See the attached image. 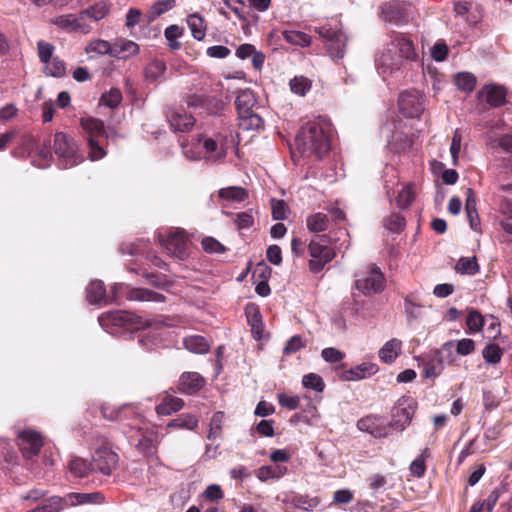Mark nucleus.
Wrapping results in <instances>:
<instances>
[{"instance_id": "obj_63", "label": "nucleus", "mask_w": 512, "mask_h": 512, "mask_svg": "<svg viewBox=\"0 0 512 512\" xmlns=\"http://www.w3.org/2000/svg\"><path fill=\"white\" fill-rule=\"evenodd\" d=\"M223 106L224 104L220 99L215 96L207 95L202 110L210 115H218L223 110Z\"/></svg>"}, {"instance_id": "obj_55", "label": "nucleus", "mask_w": 512, "mask_h": 512, "mask_svg": "<svg viewBox=\"0 0 512 512\" xmlns=\"http://www.w3.org/2000/svg\"><path fill=\"white\" fill-rule=\"evenodd\" d=\"M302 384L306 389H311L316 392H323L325 389V383L323 378L316 373H308L303 376Z\"/></svg>"}, {"instance_id": "obj_49", "label": "nucleus", "mask_w": 512, "mask_h": 512, "mask_svg": "<svg viewBox=\"0 0 512 512\" xmlns=\"http://www.w3.org/2000/svg\"><path fill=\"white\" fill-rule=\"evenodd\" d=\"M320 501L317 497H310L308 495H296L292 499V504L299 509L307 512L315 510Z\"/></svg>"}, {"instance_id": "obj_50", "label": "nucleus", "mask_w": 512, "mask_h": 512, "mask_svg": "<svg viewBox=\"0 0 512 512\" xmlns=\"http://www.w3.org/2000/svg\"><path fill=\"white\" fill-rule=\"evenodd\" d=\"M136 447L138 450L147 457H154L157 451V444L151 438V436L147 434H141V437L138 439Z\"/></svg>"}, {"instance_id": "obj_15", "label": "nucleus", "mask_w": 512, "mask_h": 512, "mask_svg": "<svg viewBox=\"0 0 512 512\" xmlns=\"http://www.w3.org/2000/svg\"><path fill=\"white\" fill-rule=\"evenodd\" d=\"M357 428L374 438H385L390 434V424L382 416L368 415L357 421Z\"/></svg>"}, {"instance_id": "obj_52", "label": "nucleus", "mask_w": 512, "mask_h": 512, "mask_svg": "<svg viewBox=\"0 0 512 512\" xmlns=\"http://www.w3.org/2000/svg\"><path fill=\"white\" fill-rule=\"evenodd\" d=\"M224 418H225V415L221 411H218L213 414L210 424H209V431H208V435H207V438L209 440H214L221 435Z\"/></svg>"}, {"instance_id": "obj_8", "label": "nucleus", "mask_w": 512, "mask_h": 512, "mask_svg": "<svg viewBox=\"0 0 512 512\" xmlns=\"http://www.w3.org/2000/svg\"><path fill=\"white\" fill-rule=\"evenodd\" d=\"M416 410V402L411 397H401L392 409L391 429L403 431L410 424Z\"/></svg>"}, {"instance_id": "obj_27", "label": "nucleus", "mask_w": 512, "mask_h": 512, "mask_svg": "<svg viewBox=\"0 0 512 512\" xmlns=\"http://www.w3.org/2000/svg\"><path fill=\"white\" fill-rule=\"evenodd\" d=\"M206 86L207 85L205 83L204 86L195 88V90H190V92L184 98V102L188 108L194 110H202L205 104V99L208 95V89Z\"/></svg>"}, {"instance_id": "obj_25", "label": "nucleus", "mask_w": 512, "mask_h": 512, "mask_svg": "<svg viewBox=\"0 0 512 512\" xmlns=\"http://www.w3.org/2000/svg\"><path fill=\"white\" fill-rule=\"evenodd\" d=\"M126 298L130 301L164 302L165 296L146 288H133L126 292Z\"/></svg>"}, {"instance_id": "obj_11", "label": "nucleus", "mask_w": 512, "mask_h": 512, "mask_svg": "<svg viewBox=\"0 0 512 512\" xmlns=\"http://www.w3.org/2000/svg\"><path fill=\"white\" fill-rule=\"evenodd\" d=\"M118 455L107 447L98 448L92 455L90 468L92 472L100 473L104 476L112 474L118 463Z\"/></svg>"}, {"instance_id": "obj_20", "label": "nucleus", "mask_w": 512, "mask_h": 512, "mask_svg": "<svg viewBox=\"0 0 512 512\" xmlns=\"http://www.w3.org/2000/svg\"><path fill=\"white\" fill-rule=\"evenodd\" d=\"M378 371V367L374 363L364 362L341 373L343 381H357L374 375Z\"/></svg>"}, {"instance_id": "obj_3", "label": "nucleus", "mask_w": 512, "mask_h": 512, "mask_svg": "<svg viewBox=\"0 0 512 512\" xmlns=\"http://www.w3.org/2000/svg\"><path fill=\"white\" fill-rule=\"evenodd\" d=\"M80 125L86 134L89 157L92 161L102 159L106 155L104 147L100 144V139H108L104 126V122L94 117H82L80 119Z\"/></svg>"}, {"instance_id": "obj_35", "label": "nucleus", "mask_w": 512, "mask_h": 512, "mask_svg": "<svg viewBox=\"0 0 512 512\" xmlns=\"http://www.w3.org/2000/svg\"><path fill=\"white\" fill-rule=\"evenodd\" d=\"M287 473V467L281 465L262 466L258 468L256 475L257 478L262 481H268L270 479H280Z\"/></svg>"}, {"instance_id": "obj_33", "label": "nucleus", "mask_w": 512, "mask_h": 512, "mask_svg": "<svg viewBox=\"0 0 512 512\" xmlns=\"http://www.w3.org/2000/svg\"><path fill=\"white\" fill-rule=\"evenodd\" d=\"M103 496L100 493H69L66 495L68 506H77L88 503H100Z\"/></svg>"}, {"instance_id": "obj_46", "label": "nucleus", "mask_w": 512, "mask_h": 512, "mask_svg": "<svg viewBox=\"0 0 512 512\" xmlns=\"http://www.w3.org/2000/svg\"><path fill=\"white\" fill-rule=\"evenodd\" d=\"M122 99L121 91L118 88H111L109 91L102 94L99 104L110 109H115L121 104Z\"/></svg>"}, {"instance_id": "obj_44", "label": "nucleus", "mask_w": 512, "mask_h": 512, "mask_svg": "<svg viewBox=\"0 0 512 512\" xmlns=\"http://www.w3.org/2000/svg\"><path fill=\"white\" fill-rule=\"evenodd\" d=\"M240 126L246 130H259L263 127V119L253 111L242 114L239 116Z\"/></svg>"}, {"instance_id": "obj_58", "label": "nucleus", "mask_w": 512, "mask_h": 512, "mask_svg": "<svg viewBox=\"0 0 512 512\" xmlns=\"http://www.w3.org/2000/svg\"><path fill=\"white\" fill-rule=\"evenodd\" d=\"M183 34V28L178 25H170L165 29L164 35L168 42V46L172 50H177L180 48V43L177 41Z\"/></svg>"}, {"instance_id": "obj_64", "label": "nucleus", "mask_w": 512, "mask_h": 512, "mask_svg": "<svg viewBox=\"0 0 512 512\" xmlns=\"http://www.w3.org/2000/svg\"><path fill=\"white\" fill-rule=\"evenodd\" d=\"M454 341L455 351L459 356H467L475 350V342L470 338H463Z\"/></svg>"}, {"instance_id": "obj_6", "label": "nucleus", "mask_w": 512, "mask_h": 512, "mask_svg": "<svg viewBox=\"0 0 512 512\" xmlns=\"http://www.w3.org/2000/svg\"><path fill=\"white\" fill-rule=\"evenodd\" d=\"M354 286L365 296L380 293L384 289V275L377 266H367L355 274Z\"/></svg>"}, {"instance_id": "obj_41", "label": "nucleus", "mask_w": 512, "mask_h": 512, "mask_svg": "<svg viewBox=\"0 0 512 512\" xmlns=\"http://www.w3.org/2000/svg\"><path fill=\"white\" fill-rule=\"evenodd\" d=\"M499 211L503 218L499 224L501 228L509 235H512V201L504 200L501 202Z\"/></svg>"}, {"instance_id": "obj_45", "label": "nucleus", "mask_w": 512, "mask_h": 512, "mask_svg": "<svg viewBox=\"0 0 512 512\" xmlns=\"http://www.w3.org/2000/svg\"><path fill=\"white\" fill-rule=\"evenodd\" d=\"M291 91L298 96H305L311 89L312 82L304 76H295L289 83Z\"/></svg>"}, {"instance_id": "obj_57", "label": "nucleus", "mask_w": 512, "mask_h": 512, "mask_svg": "<svg viewBox=\"0 0 512 512\" xmlns=\"http://www.w3.org/2000/svg\"><path fill=\"white\" fill-rule=\"evenodd\" d=\"M198 425V419L190 414H183L169 422L168 427L193 430Z\"/></svg>"}, {"instance_id": "obj_29", "label": "nucleus", "mask_w": 512, "mask_h": 512, "mask_svg": "<svg viewBox=\"0 0 512 512\" xmlns=\"http://www.w3.org/2000/svg\"><path fill=\"white\" fill-rule=\"evenodd\" d=\"M110 5L106 1H99L93 6L81 11L84 21H100L109 13Z\"/></svg>"}, {"instance_id": "obj_7", "label": "nucleus", "mask_w": 512, "mask_h": 512, "mask_svg": "<svg viewBox=\"0 0 512 512\" xmlns=\"http://www.w3.org/2000/svg\"><path fill=\"white\" fill-rule=\"evenodd\" d=\"M197 143L202 148L204 159L208 161L221 160L227 154V137L221 133L200 134Z\"/></svg>"}, {"instance_id": "obj_32", "label": "nucleus", "mask_w": 512, "mask_h": 512, "mask_svg": "<svg viewBox=\"0 0 512 512\" xmlns=\"http://www.w3.org/2000/svg\"><path fill=\"white\" fill-rule=\"evenodd\" d=\"M246 317L249 325L251 326V332L255 339H261L263 333L262 316L258 308L251 306L246 308Z\"/></svg>"}, {"instance_id": "obj_48", "label": "nucleus", "mask_w": 512, "mask_h": 512, "mask_svg": "<svg viewBox=\"0 0 512 512\" xmlns=\"http://www.w3.org/2000/svg\"><path fill=\"white\" fill-rule=\"evenodd\" d=\"M182 153L188 160L197 161L204 158L202 148L197 143V136L191 139V142L182 144Z\"/></svg>"}, {"instance_id": "obj_23", "label": "nucleus", "mask_w": 512, "mask_h": 512, "mask_svg": "<svg viewBox=\"0 0 512 512\" xmlns=\"http://www.w3.org/2000/svg\"><path fill=\"white\" fill-rule=\"evenodd\" d=\"M168 120L174 132H188L195 124L194 117L186 112H172L168 116Z\"/></svg>"}, {"instance_id": "obj_38", "label": "nucleus", "mask_w": 512, "mask_h": 512, "mask_svg": "<svg viewBox=\"0 0 512 512\" xmlns=\"http://www.w3.org/2000/svg\"><path fill=\"white\" fill-rule=\"evenodd\" d=\"M113 46L106 40L96 39L91 41L85 48L86 53L90 57L100 55H112Z\"/></svg>"}, {"instance_id": "obj_16", "label": "nucleus", "mask_w": 512, "mask_h": 512, "mask_svg": "<svg viewBox=\"0 0 512 512\" xmlns=\"http://www.w3.org/2000/svg\"><path fill=\"white\" fill-rule=\"evenodd\" d=\"M397 56L403 61H415L417 52L411 39L401 33H393L387 44Z\"/></svg>"}, {"instance_id": "obj_10", "label": "nucleus", "mask_w": 512, "mask_h": 512, "mask_svg": "<svg viewBox=\"0 0 512 512\" xmlns=\"http://www.w3.org/2000/svg\"><path fill=\"white\" fill-rule=\"evenodd\" d=\"M315 31L326 40L329 55L334 59H340L345 54L346 37L341 30L332 29L330 26L315 28Z\"/></svg>"}, {"instance_id": "obj_53", "label": "nucleus", "mask_w": 512, "mask_h": 512, "mask_svg": "<svg viewBox=\"0 0 512 512\" xmlns=\"http://www.w3.org/2000/svg\"><path fill=\"white\" fill-rule=\"evenodd\" d=\"M455 84L458 89L464 92H471L475 88L476 78L469 72H461L456 75Z\"/></svg>"}, {"instance_id": "obj_17", "label": "nucleus", "mask_w": 512, "mask_h": 512, "mask_svg": "<svg viewBox=\"0 0 512 512\" xmlns=\"http://www.w3.org/2000/svg\"><path fill=\"white\" fill-rule=\"evenodd\" d=\"M52 23L68 33L80 32L88 34L92 30L90 23L84 21L81 12L77 15L66 14L55 17Z\"/></svg>"}, {"instance_id": "obj_42", "label": "nucleus", "mask_w": 512, "mask_h": 512, "mask_svg": "<svg viewBox=\"0 0 512 512\" xmlns=\"http://www.w3.org/2000/svg\"><path fill=\"white\" fill-rule=\"evenodd\" d=\"M283 38L290 44L298 45L300 47H307L311 44V37L301 31L286 30L282 33Z\"/></svg>"}, {"instance_id": "obj_37", "label": "nucleus", "mask_w": 512, "mask_h": 512, "mask_svg": "<svg viewBox=\"0 0 512 512\" xmlns=\"http://www.w3.org/2000/svg\"><path fill=\"white\" fill-rule=\"evenodd\" d=\"M184 346L187 350L196 354H205L209 350L208 341L200 335H191L184 339Z\"/></svg>"}, {"instance_id": "obj_9", "label": "nucleus", "mask_w": 512, "mask_h": 512, "mask_svg": "<svg viewBox=\"0 0 512 512\" xmlns=\"http://www.w3.org/2000/svg\"><path fill=\"white\" fill-rule=\"evenodd\" d=\"M376 69L383 79L397 77L403 68L404 62L388 46L377 55L375 59Z\"/></svg>"}, {"instance_id": "obj_56", "label": "nucleus", "mask_w": 512, "mask_h": 512, "mask_svg": "<svg viewBox=\"0 0 512 512\" xmlns=\"http://www.w3.org/2000/svg\"><path fill=\"white\" fill-rule=\"evenodd\" d=\"M466 325V333L468 334H474L476 332L481 331L484 325L483 316L476 310L470 311L466 318Z\"/></svg>"}, {"instance_id": "obj_19", "label": "nucleus", "mask_w": 512, "mask_h": 512, "mask_svg": "<svg viewBox=\"0 0 512 512\" xmlns=\"http://www.w3.org/2000/svg\"><path fill=\"white\" fill-rule=\"evenodd\" d=\"M380 11L386 22L402 25L407 21L406 6L402 2H385L380 6Z\"/></svg>"}, {"instance_id": "obj_62", "label": "nucleus", "mask_w": 512, "mask_h": 512, "mask_svg": "<svg viewBox=\"0 0 512 512\" xmlns=\"http://www.w3.org/2000/svg\"><path fill=\"white\" fill-rule=\"evenodd\" d=\"M482 355L487 363L497 364L501 360L502 351L497 345L489 344L483 349Z\"/></svg>"}, {"instance_id": "obj_40", "label": "nucleus", "mask_w": 512, "mask_h": 512, "mask_svg": "<svg viewBox=\"0 0 512 512\" xmlns=\"http://www.w3.org/2000/svg\"><path fill=\"white\" fill-rule=\"evenodd\" d=\"M221 199L232 202H243L247 197V191L239 186L226 187L219 190Z\"/></svg>"}, {"instance_id": "obj_2", "label": "nucleus", "mask_w": 512, "mask_h": 512, "mask_svg": "<svg viewBox=\"0 0 512 512\" xmlns=\"http://www.w3.org/2000/svg\"><path fill=\"white\" fill-rule=\"evenodd\" d=\"M331 123L325 117L307 122L298 132L295 142L303 156L322 158L330 150Z\"/></svg>"}, {"instance_id": "obj_26", "label": "nucleus", "mask_w": 512, "mask_h": 512, "mask_svg": "<svg viewBox=\"0 0 512 512\" xmlns=\"http://www.w3.org/2000/svg\"><path fill=\"white\" fill-rule=\"evenodd\" d=\"M86 297L90 304H108V295L104 283L100 280L90 282L86 288Z\"/></svg>"}, {"instance_id": "obj_60", "label": "nucleus", "mask_w": 512, "mask_h": 512, "mask_svg": "<svg viewBox=\"0 0 512 512\" xmlns=\"http://www.w3.org/2000/svg\"><path fill=\"white\" fill-rule=\"evenodd\" d=\"M201 246L208 254H222L226 251V247L211 236L204 237L201 241Z\"/></svg>"}, {"instance_id": "obj_24", "label": "nucleus", "mask_w": 512, "mask_h": 512, "mask_svg": "<svg viewBox=\"0 0 512 512\" xmlns=\"http://www.w3.org/2000/svg\"><path fill=\"white\" fill-rule=\"evenodd\" d=\"M403 343L397 338L390 339L387 341L378 351L379 359L386 363H393L400 355Z\"/></svg>"}, {"instance_id": "obj_30", "label": "nucleus", "mask_w": 512, "mask_h": 512, "mask_svg": "<svg viewBox=\"0 0 512 512\" xmlns=\"http://www.w3.org/2000/svg\"><path fill=\"white\" fill-rule=\"evenodd\" d=\"M184 402L181 398L165 396L156 406V412L159 415L168 416L182 409Z\"/></svg>"}, {"instance_id": "obj_36", "label": "nucleus", "mask_w": 512, "mask_h": 512, "mask_svg": "<svg viewBox=\"0 0 512 512\" xmlns=\"http://www.w3.org/2000/svg\"><path fill=\"white\" fill-rule=\"evenodd\" d=\"M139 46L131 40H120L113 45L112 56L118 58H127L137 54Z\"/></svg>"}, {"instance_id": "obj_18", "label": "nucleus", "mask_w": 512, "mask_h": 512, "mask_svg": "<svg viewBox=\"0 0 512 512\" xmlns=\"http://www.w3.org/2000/svg\"><path fill=\"white\" fill-rule=\"evenodd\" d=\"M422 361V374L426 379H434L441 374L445 365H448L444 359V355L439 349L432 351L425 357H419L417 360Z\"/></svg>"}, {"instance_id": "obj_1", "label": "nucleus", "mask_w": 512, "mask_h": 512, "mask_svg": "<svg viewBox=\"0 0 512 512\" xmlns=\"http://www.w3.org/2000/svg\"><path fill=\"white\" fill-rule=\"evenodd\" d=\"M100 326L111 335L121 334L122 331L137 332L138 344L145 350L159 345L163 340L165 324L155 319L143 320L128 311H110L98 317Z\"/></svg>"}, {"instance_id": "obj_47", "label": "nucleus", "mask_w": 512, "mask_h": 512, "mask_svg": "<svg viewBox=\"0 0 512 512\" xmlns=\"http://www.w3.org/2000/svg\"><path fill=\"white\" fill-rule=\"evenodd\" d=\"M70 472L79 478L86 477L91 471L90 462L80 457H73L69 463Z\"/></svg>"}, {"instance_id": "obj_14", "label": "nucleus", "mask_w": 512, "mask_h": 512, "mask_svg": "<svg viewBox=\"0 0 512 512\" xmlns=\"http://www.w3.org/2000/svg\"><path fill=\"white\" fill-rule=\"evenodd\" d=\"M18 445L26 459L37 456L43 446L41 434L32 429H24L18 432Z\"/></svg>"}, {"instance_id": "obj_59", "label": "nucleus", "mask_w": 512, "mask_h": 512, "mask_svg": "<svg viewBox=\"0 0 512 512\" xmlns=\"http://www.w3.org/2000/svg\"><path fill=\"white\" fill-rule=\"evenodd\" d=\"M166 70V65L161 60L151 61L145 68V76L149 80H157Z\"/></svg>"}, {"instance_id": "obj_51", "label": "nucleus", "mask_w": 512, "mask_h": 512, "mask_svg": "<svg viewBox=\"0 0 512 512\" xmlns=\"http://www.w3.org/2000/svg\"><path fill=\"white\" fill-rule=\"evenodd\" d=\"M455 269L461 274L474 275L478 272L479 266L476 257H462L458 260Z\"/></svg>"}, {"instance_id": "obj_61", "label": "nucleus", "mask_w": 512, "mask_h": 512, "mask_svg": "<svg viewBox=\"0 0 512 512\" xmlns=\"http://www.w3.org/2000/svg\"><path fill=\"white\" fill-rule=\"evenodd\" d=\"M415 199V192L412 185H406L397 196V204L401 209H405L411 205Z\"/></svg>"}, {"instance_id": "obj_43", "label": "nucleus", "mask_w": 512, "mask_h": 512, "mask_svg": "<svg viewBox=\"0 0 512 512\" xmlns=\"http://www.w3.org/2000/svg\"><path fill=\"white\" fill-rule=\"evenodd\" d=\"M175 5V0H159L155 2L148 11L149 21L156 20L159 16L174 8Z\"/></svg>"}, {"instance_id": "obj_21", "label": "nucleus", "mask_w": 512, "mask_h": 512, "mask_svg": "<svg viewBox=\"0 0 512 512\" xmlns=\"http://www.w3.org/2000/svg\"><path fill=\"white\" fill-rule=\"evenodd\" d=\"M479 97L493 107H499L505 104L506 90L501 85H486L480 92Z\"/></svg>"}, {"instance_id": "obj_39", "label": "nucleus", "mask_w": 512, "mask_h": 512, "mask_svg": "<svg viewBox=\"0 0 512 512\" xmlns=\"http://www.w3.org/2000/svg\"><path fill=\"white\" fill-rule=\"evenodd\" d=\"M187 24L194 39L200 41L206 35L204 20L197 14H190L187 18Z\"/></svg>"}, {"instance_id": "obj_4", "label": "nucleus", "mask_w": 512, "mask_h": 512, "mask_svg": "<svg viewBox=\"0 0 512 512\" xmlns=\"http://www.w3.org/2000/svg\"><path fill=\"white\" fill-rule=\"evenodd\" d=\"M53 147L59 160V166L63 169L74 167L84 160L77 143L63 132H57L54 135Z\"/></svg>"}, {"instance_id": "obj_12", "label": "nucleus", "mask_w": 512, "mask_h": 512, "mask_svg": "<svg viewBox=\"0 0 512 512\" xmlns=\"http://www.w3.org/2000/svg\"><path fill=\"white\" fill-rule=\"evenodd\" d=\"M309 255L311 256L309 268L313 273H318L327 263L332 261L335 252L322 239L320 241L312 240L309 244Z\"/></svg>"}, {"instance_id": "obj_54", "label": "nucleus", "mask_w": 512, "mask_h": 512, "mask_svg": "<svg viewBox=\"0 0 512 512\" xmlns=\"http://www.w3.org/2000/svg\"><path fill=\"white\" fill-rule=\"evenodd\" d=\"M44 71L47 76L62 77L65 75L66 68L64 62L55 57L44 63Z\"/></svg>"}, {"instance_id": "obj_31", "label": "nucleus", "mask_w": 512, "mask_h": 512, "mask_svg": "<svg viewBox=\"0 0 512 512\" xmlns=\"http://www.w3.org/2000/svg\"><path fill=\"white\" fill-rule=\"evenodd\" d=\"M68 506L66 496H52L45 499L39 506L27 512H60L64 507Z\"/></svg>"}, {"instance_id": "obj_5", "label": "nucleus", "mask_w": 512, "mask_h": 512, "mask_svg": "<svg viewBox=\"0 0 512 512\" xmlns=\"http://www.w3.org/2000/svg\"><path fill=\"white\" fill-rule=\"evenodd\" d=\"M161 246L173 258L180 261L189 255V239L186 232L180 228H171L158 236Z\"/></svg>"}, {"instance_id": "obj_22", "label": "nucleus", "mask_w": 512, "mask_h": 512, "mask_svg": "<svg viewBox=\"0 0 512 512\" xmlns=\"http://www.w3.org/2000/svg\"><path fill=\"white\" fill-rule=\"evenodd\" d=\"M204 383V378L199 373L184 372L179 380V388L186 394H194L203 387Z\"/></svg>"}, {"instance_id": "obj_13", "label": "nucleus", "mask_w": 512, "mask_h": 512, "mask_svg": "<svg viewBox=\"0 0 512 512\" xmlns=\"http://www.w3.org/2000/svg\"><path fill=\"white\" fill-rule=\"evenodd\" d=\"M398 106L405 117H419L424 111V96L416 90L402 92L399 96Z\"/></svg>"}, {"instance_id": "obj_28", "label": "nucleus", "mask_w": 512, "mask_h": 512, "mask_svg": "<svg viewBox=\"0 0 512 512\" xmlns=\"http://www.w3.org/2000/svg\"><path fill=\"white\" fill-rule=\"evenodd\" d=\"M255 104L256 98L250 89L241 90L236 96L235 105L239 116L251 112Z\"/></svg>"}, {"instance_id": "obj_34", "label": "nucleus", "mask_w": 512, "mask_h": 512, "mask_svg": "<svg viewBox=\"0 0 512 512\" xmlns=\"http://www.w3.org/2000/svg\"><path fill=\"white\" fill-rule=\"evenodd\" d=\"M306 225L311 233L324 232L329 227V218L321 212L313 213L307 217Z\"/></svg>"}]
</instances>
